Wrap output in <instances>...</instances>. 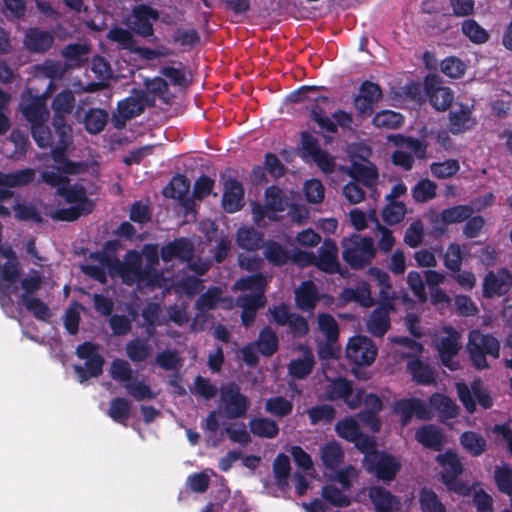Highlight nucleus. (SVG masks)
<instances>
[{
    "label": "nucleus",
    "instance_id": "1",
    "mask_svg": "<svg viewBox=\"0 0 512 512\" xmlns=\"http://www.w3.org/2000/svg\"><path fill=\"white\" fill-rule=\"evenodd\" d=\"M19 110L30 123L31 136L36 145L47 149L54 145L55 133L47 125L50 113L47 108V95H34L31 88L21 93Z\"/></svg>",
    "mask_w": 512,
    "mask_h": 512
},
{
    "label": "nucleus",
    "instance_id": "52",
    "mask_svg": "<svg viewBox=\"0 0 512 512\" xmlns=\"http://www.w3.org/2000/svg\"><path fill=\"white\" fill-rule=\"evenodd\" d=\"M20 301L26 310L39 321L47 322L52 316L49 306L40 298L21 295Z\"/></svg>",
    "mask_w": 512,
    "mask_h": 512
},
{
    "label": "nucleus",
    "instance_id": "14",
    "mask_svg": "<svg viewBox=\"0 0 512 512\" xmlns=\"http://www.w3.org/2000/svg\"><path fill=\"white\" fill-rule=\"evenodd\" d=\"M132 32L142 38L154 36V23L160 18L159 11L149 4L135 5L131 10Z\"/></svg>",
    "mask_w": 512,
    "mask_h": 512
},
{
    "label": "nucleus",
    "instance_id": "38",
    "mask_svg": "<svg viewBox=\"0 0 512 512\" xmlns=\"http://www.w3.org/2000/svg\"><path fill=\"white\" fill-rule=\"evenodd\" d=\"M108 119L109 114L105 109L90 108L83 119L85 130L91 135L99 134L105 129Z\"/></svg>",
    "mask_w": 512,
    "mask_h": 512
},
{
    "label": "nucleus",
    "instance_id": "26",
    "mask_svg": "<svg viewBox=\"0 0 512 512\" xmlns=\"http://www.w3.org/2000/svg\"><path fill=\"white\" fill-rule=\"evenodd\" d=\"M368 497L375 512H394L400 505V500L383 486L375 485L368 489Z\"/></svg>",
    "mask_w": 512,
    "mask_h": 512
},
{
    "label": "nucleus",
    "instance_id": "25",
    "mask_svg": "<svg viewBox=\"0 0 512 512\" xmlns=\"http://www.w3.org/2000/svg\"><path fill=\"white\" fill-rule=\"evenodd\" d=\"M143 113V106L137 97H127L117 104V112L112 115L114 128L124 129L127 122Z\"/></svg>",
    "mask_w": 512,
    "mask_h": 512
},
{
    "label": "nucleus",
    "instance_id": "30",
    "mask_svg": "<svg viewBox=\"0 0 512 512\" xmlns=\"http://www.w3.org/2000/svg\"><path fill=\"white\" fill-rule=\"evenodd\" d=\"M394 310L376 306L367 320V330L375 337H383L391 327L390 314Z\"/></svg>",
    "mask_w": 512,
    "mask_h": 512
},
{
    "label": "nucleus",
    "instance_id": "3",
    "mask_svg": "<svg viewBox=\"0 0 512 512\" xmlns=\"http://www.w3.org/2000/svg\"><path fill=\"white\" fill-rule=\"evenodd\" d=\"M342 258L355 270L369 266L376 256V248L371 237L352 234L342 240Z\"/></svg>",
    "mask_w": 512,
    "mask_h": 512
},
{
    "label": "nucleus",
    "instance_id": "50",
    "mask_svg": "<svg viewBox=\"0 0 512 512\" xmlns=\"http://www.w3.org/2000/svg\"><path fill=\"white\" fill-rule=\"evenodd\" d=\"M267 279L262 273H255L239 278L234 289L239 291H251L252 293H265Z\"/></svg>",
    "mask_w": 512,
    "mask_h": 512
},
{
    "label": "nucleus",
    "instance_id": "61",
    "mask_svg": "<svg viewBox=\"0 0 512 512\" xmlns=\"http://www.w3.org/2000/svg\"><path fill=\"white\" fill-rule=\"evenodd\" d=\"M406 214V205L402 201H388L382 211V219L388 225L400 223Z\"/></svg>",
    "mask_w": 512,
    "mask_h": 512
},
{
    "label": "nucleus",
    "instance_id": "34",
    "mask_svg": "<svg viewBox=\"0 0 512 512\" xmlns=\"http://www.w3.org/2000/svg\"><path fill=\"white\" fill-rule=\"evenodd\" d=\"M472 112L467 106L461 105L459 110L449 113V130L452 134L458 135L471 130L475 125Z\"/></svg>",
    "mask_w": 512,
    "mask_h": 512
},
{
    "label": "nucleus",
    "instance_id": "5",
    "mask_svg": "<svg viewBox=\"0 0 512 512\" xmlns=\"http://www.w3.org/2000/svg\"><path fill=\"white\" fill-rule=\"evenodd\" d=\"M437 461L443 467L441 480L447 489L458 495H469V485L458 478L463 473V465L457 453L448 450L444 454L438 455Z\"/></svg>",
    "mask_w": 512,
    "mask_h": 512
},
{
    "label": "nucleus",
    "instance_id": "43",
    "mask_svg": "<svg viewBox=\"0 0 512 512\" xmlns=\"http://www.w3.org/2000/svg\"><path fill=\"white\" fill-rule=\"evenodd\" d=\"M266 207L272 213L284 212L289 206V198L277 185H271L264 193Z\"/></svg>",
    "mask_w": 512,
    "mask_h": 512
},
{
    "label": "nucleus",
    "instance_id": "29",
    "mask_svg": "<svg viewBox=\"0 0 512 512\" xmlns=\"http://www.w3.org/2000/svg\"><path fill=\"white\" fill-rule=\"evenodd\" d=\"M294 294L296 306L305 312L313 311L320 299L317 287L311 280L303 281Z\"/></svg>",
    "mask_w": 512,
    "mask_h": 512
},
{
    "label": "nucleus",
    "instance_id": "59",
    "mask_svg": "<svg viewBox=\"0 0 512 512\" xmlns=\"http://www.w3.org/2000/svg\"><path fill=\"white\" fill-rule=\"evenodd\" d=\"M307 415L312 425H316L322 421L330 424L335 419L336 410L332 405L320 404L309 408Z\"/></svg>",
    "mask_w": 512,
    "mask_h": 512
},
{
    "label": "nucleus",
    "instance_id": "4",
    "mask_svg": "<svg viewBox=\"0 0 512 512\" xmlns=\"http://www.w3.org/2000/svg\"><path fill=\"white\" fill-rule=\"evenodd\" d=\"M75 354L79 359L85 360L84 366L74 365V372L80 383L102 375L105 360L99 353L98 344L85 341L77 346Z\"/></svg>",
    "mask_w": 512,
    "mask_h": 512
},
{
    "label": "nucleus",
    "instance_id": "8",
    "mask_svg": "<svg viewBox=\"0 0 512 512\" xmlns=\"http://www.w3.org/2000/svg\"><path fill=\"white\" fill-rule=\"evenodd\" d=\"M365 470L384 483H390L396 479L402 468V463L397 456L386 451L375 452L369 456L368 462L363 465Z\"/></svg>",
    "mask_w": 512,
    "mask_h": 512
},
{
    "label": "nucleus",
    "instance_id": "58",
    "mask_svg": "<svg viewBox=\"0 0 512 512\" xmlns=\"http://www.w3.org/2000/svg\"><path fill=\"white\" fill-rule=\"evenodd\" d=\"M13 210L15 218L19 221H30L35 224H42L44 221L36 205L32 202L16 203Z\"/></svg>",
    "mask_w": 512,
    "mask_h": 512
},
{
    "label": "nucleus",
    "instance_id": "27",
    "mask_svg": "<svg viewBox=\"0 0 512 512\" xmlns=\"http://www.w3.org/2000/svg\"><path fill=\"white\" fill-rule=\"evenodd\" d=\"M312 101L313 104L309 109L311 120L314 121L321 130L332 134L336 133L337 124L327 115L324 107L325 104L331 102L330 99L327 96L319 95L313 98Z\"/></svg>",
    "mask_w": 512,
    "mask_h": 512
},
{
    "label": "nucleus",
    "instance_id": "21",
    "mask_svg": "<svg viewBox=\"0 0 512 512\" xmlns=\"http://www.w3.org/2000/svg\"><path fill=\"white\" fill-rule=\"evenodd\" d=\"M222 207L227 213L240 211L244 206V187L236 179L229 177L223 182Z\"/></svg>",
    "mask_w": 512,
    "mask_h": 512
},
{
    "label": "nucleus",
    "instance_id": "42",
    "mask_svg": "<svg viewBox=\"0 0 512 512\" xmlns=\"http://www.w3.org/2000/svg\"><path fill=\"white\" fill-rule=\"evenodd\" d=\"M341 299L344 302H357L364 308L375 305V300L372 298L370 288L366 283L356 288H344L341 292Z\"/></svg>",
    "mask_w": 512,
    "mask_h": 512
},
{
    "label": "nucleus",
    "instance_id": "64",
    "mask_svg": "<svg viewBox=\"0 0 512 512\" xmlns=\"http://www.w3.org/2000/svg\"><path fill=\"white\" fill-rule=\"evenodd\" d=\"M494 479L500 492L512 496V467L510 465L497 466L494 471Z\"/></svg>",
    "mask_w": 512,
    "mask_h": 512
},
{
    "label": "nucleus",
    "instance_id": "63",
    "mask_svg": "<svg viewBox=\"0 0 512 512\" xmlns=\"http://www.w3.org/2000/svg\"><path fill=\"white\" fill-rule=\"evenodd\" d=\"M437 185L429 179H422L413 187L412 197L417 203H425L436 196Z\"/></svg>",
    "mask_w": 512,
    "mask_h": 512
},
{
    "label": "nucleus",
    "instance_id": "12",
    "mask_svg": "<svg viewBox=\"0 0 512 512\" xmlns=\"http://www.w3.org/2000/svg\"><path fill=\"white\" fill-rule=\"evenodd\" d=\"M473 213L474 209L471 205L459 204L443 209L439 214H432L430 216V222L433 226L432 234L435 237L446 234L448 225L465 222Z\"/></svg>",
    "mask_w": 512,
    "mask_h": 512
},
{
    "label": "nucleus",
    "instance_id": "44",
    "mask_svg": "<svg viewBox=\"0 0 512 512\" xmlns=\"http://www.w3.org/2000/svg\"><path fill=\"white\" fill-rule=\"evenodd\" d=\"M321 460L326 469L337 471L343 460L344 453L339 443L336 441L329 442L321 448Z\"/></svg>",
    "mask_w": 512,
    "mask_h": 512
},
{
    "label": "nucleus",
    "instance_id": "32",
    "mask_svg": "<svg viewBox=\"0 0 512 512\" xmlns=\"http://www.w3.org/2000/svg\"><path fill=\"white\" fill-rule=\"evenodd\" d=\"M190 188L189 179L181 174L175 175L168 185L163 189V194L167 198L177 199L188 209L192 205V200L187 198Z\"/></svg>",
    "mask_w": 512,
    "mask_h": 512
},
{
    "label": "nucleus",
    "instance_id": "22",
    "mask_svg": "<svg viewBox=\"0 0 512 512\" xmlns=\"http://www.w3.org/2000/svg\"><path fill=\"white\" fill-rule=\"evenodd\" d=\"M54 34L38 27L29 28L23 38L26 50L34 54L46 53L54 44Z\"/></svg>",
    "mask_w": 512,
    "mask_h": 512
},
{
    "label": "nucleus",
    "instance_id": "9",
    "mask_svg": "<svg viewBox=\"0 0 512 512\" xmlns=\"http://www.w3.org/2000/svg\"><path fill=\"white\" fill-rule=\"evenodd\" d=\"M75 102V96L70 89H64L54 96L51 103L54 112L51 125L55 135L73 134L72 126L68 123L66 115L72 113Z\"/></svg>",
    "mask_w": 512,
    "mask_h": 512
},
{
    "label": "nucleus",
    "instance_id": "55",
    "mask_svg": "<svg viewBox=\"0 0 512 512\" xmlns=\"http://www.w3.org/2000/svg\"><path fill=\"white\" fill-rule=\"evenodd\" d=\"M349 175L365 186H371L378 179V173L374 166L353 162L349 169Z\"/></svg>",
    "mask_w": 512,
    "mask_h": 512
},
{
    "label": "nucleus",
    "instance_id": "40",
    "mask_svg": "<svg viewBox=\"0 0 512 512\" xmlns=\"http://www.w3.org/2000/svg\"><path fill=\"white\" fill-rule=\"evenodd\" d=\"M254 343L260 354L265 357H271L279 348L278 335L270 326L260 330L258 339Z\"/></svg>",
    "mask_w": 512,
    "mask_h": 512
},
{
    "label": "nucleus",
    "instance_id": "49",
    "mask_svg": "<svg viewBox=\"0 0 512 512\" xmlns=\"http://www.w3.org/2000/svg\"><path fill=\"white\" fill-rule=\"evenodd\" d=\"M264 256L270 264L276 267H281L290 260V252L274 240H269L264 244Z\"/></svg>",
    "mask_w": 512,
    "mask_h": 512
},
{
    "label": "nucleus",
    "instance_id": "48",
    "mask_svg": "<svg viewBox=\"0 0 512 512\" xmlns=\"http://www.w3.org/2000/svg\"><path fill=\"white\" fill-rule=\"evenodd\" d=\"M250 431L253 435L261 438L272 439L279 434L277 423L267 417L254 418L249 422Z\"/></svg>",
    "mask_w": 512,
    "mask_h": 512
},
{
    "label": "nucleus",
    "instance_id": "47",
    "mask_svg": "<svg viewBox=\"0 0 512 512\" xmlns=\"http://www.w3.org/2000/svg\"><path fill=\"white\" fill-rule=\"evenodd\" d=\"M460 443L463 448L474 457L483 454L487 448L485 438L475 431L463 432L460 436Z\"/></svg>",
    "mask_w": 512,
    "mask_h": 512
},
{
    "label": "nucleus",
    "instance_id": "11",
    "mask_svg": "<svg viewBox=\"0 0 512 512\" xmlns=\"http://www.w3.org/2000/svg\"><path fill=\"white\" fill-rule=\"evenodd\" d=\"M220 400L228 418H242L250 407L249 398L241 393V389L235 382L223 384L220 389Z\"/></svg>",
    "mask_w": 512,
    "mask_h": 512
},
{
    "label": "nucleus",
    "instance_id": "28",
    "mask_svg": "<svg viewBox=\"0 0 512 512\" xmlns=\"http://www.w3.org/2000/svg\"><path fill=\"white\" fill-rule=\"evenodd\" d=\"M57 195L63 197L67 203L74 204L77 207H84L92 212L94 209L93 201L87 196L84 186L79 184L69 185V182L63 187H58Z\"/></svg>",
    "mask_w": 512,
    "mask_h": 512
},
{
    "label": "nucleus",
    "instance_id": "33",
    "mask_svg": "<svg viewBox=\"0 0 512 512\" xmlns=\"http://www.w3.org/2000/svg\"><path fill=\"white\" fill-rule=\"evenodd\" d=\"M407 371L413 381L419 385H431L435 383L436 376L434 369L418 357L410 359L407 363Z\"/></svg>",
    "mask_w": 512,
    "mask_h": 512
},
{
    "label": "nucleus",
    "instance_id": "31",
    "mask_svg": "<svg viewBox=\"0 0 512 512\" xmlns=\"http://www.w3.org/2000/svg\"><path fill=\"white\" fill-rule=\"evenodd\" d=\"M415 439L425 448L434 451H440L445 443L443 433L433 424H426L419 427L415 432Z\"/></svg>",
    "mask_w": 512,
    "mask_h": 512
},
{
    "label": "nucleus",
    "instance_id": "15",
    "mask_svg": "<svg viewBox=\"0 0 512 512\" xmlns=\"http://www.w3.org/2000/svg\"><path fill=\"white\" fill-rule=\"evenodd\" d=\"M377 356V348L373 341L362 335L353 336L346 346V357L359 366L371 365Z\"/></svg>",
    "mask_w": 512,
    "mask_h": 512
},
{
    "label": "nucleus",
    "instance_id": "41",
    "mask_svg": "<svg viewBox=\"0 0 512 512\" xmlns=\"http://www.w3.org/2000/svg\"><path fill=\"white\" fill-rule=\"evenodd\" d=\"M431 408L439 412L442 419H453L459 414V407L447 395L434 393L429 398Z\"/></svg>",
    "mask_w": 512,
    "mask_h": 512
},
{
    "label": "nucleus",
    "instance_id": "18",
    "mask_svg": "<svg viewBox=\"0 0 512 512\" xmlns=\"http://www.w3.org/2000/svg\"><path fill=\"white\" fill-rule=\"evenodd\" d=\"M423 89L430 104L437 111H446L452 104L454 93L449 87L441 86L439 78L428 75L424 79Z\"/></svg>",
    "mask_w": 512,
    "mask_h": 512
},
{
    "label": "nucleus",
    "instance_id": "20",
    "mask_svg": "<svg viewBox=\"0 0 512 512\" xmlns=\"http://www.w3.org/2000/svg\"><path fill=\"white\" fill-rule=\"evenodd\" d=\"M194 244L187 237H179L162 246L161 259L168 263L174 259L180 262H189L194 256Z\"/></svg>",
    "mask_w": 512,
    "mask_h": 512
},
{
    "label": "nucleus",
    "instance_id": "54",
    "mask_svg": "<svg viewBox=\"0 0 512 512\" xmlns=\"http://www.w3.org/2000/svg\"><path fill=\"white\" fill-rule=\"evenodd\" d=\"M419 505L422 512H447L438 495L427 487L419 491Z\"/></svg>",
    "mask_w": 512,
    "mask_h": 512
},
{
    "label": "nucleus",
    "instance_id": "6",
    "mask_svg": "<svg viewBox=\"0 0 512 512\" xmlns=\"http://www.w3.org/2000/svg\"><path fill=\"white\" fill-rule=\"evenodd\" d=\"M119 276L127 285L134 283H143L146 286H155V283L147 273L143 266V259L136 250H129L125 257V262L118 259L116 263L113 277Z\"/></svg>",
    "mask_w": 512,
    "mask_h": 512
},
{
    "label": "nucleus",
    "instance_id": "19",
    "mask_svg": "<svg viewBox=\"0 0 512 512\" xmlns=\"http://www.w3.org/2000/svg\"><path fill=\"white\" fill-rule=\"evenodd\" d=\"M380 86L371 81H364L359 88V94L354 98V106L361 117L371 116L374 105L382 99Z\"/></svg>",
    "mask_w": 512,
    "mask_h": 512
},
{
    "label": "nucleus",
    "instance_id": "45",
    "mask_svg": "<svg viewBox=\"0 0 512 512\" xmlns=\"http://www.w3.org/2000/svg\"><path fill=\"white\" fill-rule=\"evenodd\" d=\"M142 253L146 262L143 266L155 285H158L162 279V273L156 269V266L159 264V258L161 257L158 245L146 244L143 247Z\"/></svg>",
    "mask_w": 512,
    "mask_h": 512
},
{
    "label": "nucleus",
    "instance_id": "36",
    "mask_svg": "<svg viewBox=\"0 0 512 512\" xmlns=\"http://www.w3.org/2000/svg\"><path fill=\"white\" fill-rule=\"evenodd\" d=\"M314 365L315 358L312 351L305 348L303 357L292 359L289 362L288 374L294 379H305L313 371Z\"/></svg>",
    "mask_w": 512,
    "mask_h": 512
},
{
    "label": "nucleus",
    "instance_id": "16",
    "mask_svg": "<svg viewBox=\"0 0 512 512\" xmlns=\"http://www.w3.org/2000/svg\"><path fill=\"white\" fill-rule=\"evenodd\" d=\"M512 288V273L507 268H500L496 272L489 271L482 283V295L486 299L503 297Z\"/></svg>",
    "mask_w": 512,
    "mask_h": 512
},
{
    "label": "nucleus",
    "instance_id": "35",
    "mask_svg": "<svg viewBox=\"0 0 512 512\" xmlns=\"http://www.w3.org/2000/svg\"><path fill=\"white\" fill-rule=\"evenodd\" d=\"M264 234L256 228L241 227L236 233L237 245L246 251H257L263 246Z\"/></svg>",
    "mask_w": 512,
    "mask_h": 512
},
{
    "label": "nucleus",
    "instance_id": "24",
    "mask_svg": "<svg viewBox=\"0 0 512 512\" xmlns=\"http://www.w3.org/2000/svg\"><path fill=\"white\" fill-rule=\"evenodd\" d=\"M315 266L325 273H340L341 266L338 261V248L333 240H324L319 248V254L316 256Z\"/></svg>",
    "mask_w": 512,
    "mask_h": 512
},
{
    "label": "nucleus",
    "instance_id": "37",
    "mask_svg": "<svg viewBox=\"0 0 512 512\" xmlns=\"http://www.w3.org/2000/svg\"><path fill=\"white\" fill-rule=\"evenodd\" d=\"M1 254L8 260L0 266V282L14 284L18 281L21 269L12 248L1 250Z\"/></svg>",
    "mask_w": 512,
    "mask_h": 512
},
{
    "label": "nucleus",
    "instance_id": "17",
    "mask_svg": "<svg viewBox=\"0 0 512 512\" xmlns=\"http://www.w3.org/2000/svg\"><path fill=\"white\" fill-rule=\"evenodd\" d=\"M393 412L400 416L403 427L407 426L414 416L420 420H430L432 417L425 401L419 398H401L396 400Z\"/></svg>",
    "mask_w": 512,
    "mask_h": 512
},
{
    "label": "nucleus",
    "instance_id": "53",
    "mask_svg": "<svg viewBox=\"0 0 512 512\" xmlns=\"http://www.w3.org/2000/svg\"><path fill=\"white\" fill-rule=\"evenodd\" d=\"M133 34L132 30L130 31L119 26H114L108 31L106 37L111 42L117 43L120 49L132 52L136 46V40Z\"/></svg>",
    "mask_w": 512,
    "mask_h": 512
},
{
    "label": "nucleus",
    "instance_id": "13",
    "mask_svg": "<svg viewBox=\"0 0 512 512\" xmlns=\"http://www.w3.org/2000/svg\"><path fill=\"white\" fill-rule=\"evenodd\" d=\"M73 143V134L55 135L51 148V158L58 164V171L66 175H77L85 170L83 162H75L66 157L69 146Z\"/></svg>",
    "mask_w": 512,
    "mask_h": 512
},
{
    "label": "nucleus",
    "instance_id": "7",
    "mask_svg": "<svg viewBox=\"0 0 512 512\" xmlns=\"http://www.w3.org/2000/svg\"><path fill=\"white\" fill-rule=\"evenodd\" d=\"M363 388H354L353 382L345 377L333 378L325 389V398L331 402L342 401L349 409L355 410L362 405Z\"/></svg>",
    "mask_w": 512,
    "mask_h": 512
},
{
    "label": "nucleus",
    "instance_id": "39",
    "mask_svg": "<svg viewBox=\"0 0 512 512\" xmlns=\"http://www.w3.org/2000/svg\"><path fill=\"white\" fill-rule=\"evenodd\" d=\"M36 172L32 168H24L11 173L0 172V186L16 188L29 185L34 181Z\"/></svg>",
    "mask_w": 512,
    "mask_h": 512
},
{
    "label": "nucleus",
    "instance_id": "56",
    "mask_svg": "<svg viewBox=\"0 0 512 512\" xmlns=\"http://www.w3.org/2000/svg\"><path fill=\"white\" fill-rule=\"evenodd\" d=\"M372 123L377 128L398 129L404 123V116L392 110H382L375 114Z\"/></svg>",
    "mask_w": 512,
    "mask_h": 512
},
{
    "label": "nucleus",
    "instance_id": "60",
    "mask_svg": "<svg viewBox=\"0 0 512 512\" xmlns=\"http://www.w3.org/2000/svg\"><path fill=\"white\" fill-rule=\"evenodd\" d=\"M265 409L271 415L283 418L292 413L293 403L283 396L271 397L267 399Z\"/></svg>",
    "mask_w": 512,
    "mask_h": 512
},
{
    "label": "nucleus",
    "instance_id": "46",
    "mask_svg": "<svg viewBox=\"0 0 512 512\" xmlns=\"http://www.w3.org/2000/svg\"><path fill=\"white\" fill-rule=\"evenodd\" d=\"M131 414V403L127 398L115 397L110 401L107 415L116 423L127 426Z\"/></svg>",
    "mask_w": 512,
    "mask_h": 512
},
{
    "label": "nucleus",
    "instance_id": "62",
    "mask_svg": "<svg viewBox=\"0 0 512 512\" xmlns=\"http://www.w3.org/2000/svg\"><path fill=\"white\" fill-rule=\"evenodd\" d=\"M318 326L321 333L330 343L338 340L339 326L335 318L329 313H320L318 315Z\"/></svg>",
    "mask_w": 512,
    "mask_h": 512
},
{
    "label": "nucleus",
    "instance_id": "2",
    "mask_svg": "<svg viewBox=\"0 0 512 512\" xmlns=\"http://www.w3.org/2000/svg\"><path fill=\"white\" fill-rule=\"evenodd\" d=\"M467 351L473 367L484 370L490 367L487 356L498 359L500 356V342L492 334H485L479 330H472L468 335Z\"/></svg>",
    "mask_w": 512,
    "mask_h": 512
},
{
    "label": "nucleus",
    "instance_id": "10",
    "mask_svg": "<svg viewBox=\"0 0 512 512\" xmlns=\"http://www.w3.org/2000/svg\"><path fill=\"white\" fill-rule=\"evenodd\" d=\"M269 313L278 326L287 327L288 334L294 339H302L308 335L310 328L307 319L298 313L291 312L287 305L269 307Z\"/></svg>",
    "mask_w": 512,
    "mask_h": 512
},
{
    "label": "nucleus",
    "instance_id": "57",
    "mask_svg": "<svg viewBox=\"0 0 512 512\" xmlns=\"http://www.w3.org/2000/svg\"><path fill=\"white\" fill-rule=\"evenodd\" d=\"M462 33L475 44H482L488 41L489 33L476 20L466 19L461 25Z\"/></svg>",
    "mask_w": 512,
    "mask_h": 512
},
{
    "label": "nucleus",
    "instance_id": "23",
    "mask_svg": "<svg viewBox=\"0 0 512 512\" xmlns=\"http://www.w3.org/2000/svg\"><path fill=\"white\" fill-rule=\"evenodd\" d=\"M447 336L441 337L436 343V350L439 354L443 366L453 369L452 359L458 354L460 344V334L453 327L445 328Z\"/></svg>",
    "mask_w": 512,
    "mask_h": 512
},
{
    "label": "nucleus",
    "instance_id": "51",
    "mask_svg": "<svg viewBox=\"0 0 512 512\" xmlns=\"http://www.w3.org/2000/svg\"><path fill=\"white\" fill-rule=\"evenodd\" d=\"M127 357L134 363L144 362L152 355V348L145 339L130 340L125 347Z\"/></svg>",
    "mask_w": 512,
    "mask_h": 512
}]
</instances>
